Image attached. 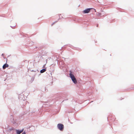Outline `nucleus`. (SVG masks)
I'll return each instance as SVG.
<instances>
[{
	"instance_id": "1",
	"label": "nucleus",
	"mask_w": 134,
	"mask_h": 134,
	"mask_svg": "<svg viewBox=\"0 0 134 134\" xmlns=\"http://www.w3.org/2000/svg\"><path fill=\"white\" fill-rule=\"evenodd\" d=\"M70 76L73 82L75 84L77 83V81L74 75L71 73H70Z\"/></svg>"
},
{
	"instance_id": "2",
	"label": "nucleus",
	"mask_w": 134,
	"mask_h": 134,
	"mask_svg": "<svg viewBox=\"0 0 134 134\" xmlns=\"http://www.w3.org/2000/svg\"><path fill=\"white\" fill-rule=\"evenodd\" d=\"M57 127L58 129L60 131H62L64 129V125L61 124H59L57 125Z\"/></svg>"
},
{
	"instance_id": "3",
	"label": "nucleus",
	"mask_w": 134,
	"mask_h": 134,
	"mask_svg": "<svg viewBox=\"0 0 134 134\" xmlns=\"http://www.w3.org/2000/svg\"><path fill=\"white\" fill-rule=\"evenodd\" d=\"M90 8L87 9L83 11V13H87L89 12L90 10Z\"/></svg>"
},
{
	"instance_id": "4",
	"label": "nucleus",
	"mask_w": 134,
	"mask_h": 134,
	"mask_svg": "<svg viewBox=\"0 0 134 134\" xmlns=\"http://www.w3.org/2000/svg\"><path fill=\"white\" fill-rule=\"evenodd\" d=\"M23 129L21 130H16V132L17 134H20L23 131Z\"/></svg>"
},
{
	"instance_id": "5",
	"label": "nucleus",
	"mask_w": 134,
	"mask_h": 134,
	"mask_svg": "<svg viewBox=\"0 0 134 134\" xmlns=\"http://www.w3.org/2000/svg\"><path fill=\"white\" fill-rule=\"evenodd\" d=\"M9 66V65L7 64H4L3 66V69H5L6 68H8Z\"/></svg>"
},
{
	"instance_id": "6",
	"label": "nucleus",
	"mask_w": 134,
	"mask_h": 134,
	"mask_svg": "<svg viewBox=\"0 0 134 134\" xmlns=\"http://www.w3.org/2000/svg\"><path fill=\"white\" fill-rule=\"evenodd\" d=\"M46 71V69H43L40 71V72L43 73Z\"/></svg>"
},
{
	"instance_id": "7",
	"label": "nucleus",
	"mask_w": 134,
	"mask_h": 134,
	"mask_svg": "<svg viewBox=\"0 0 134 134\" xmlns=\"http://www.w3.org/2000/svg\"><path fill=\"white\" fill-rule=\"evenodd\" d=\"M22 134H25V132H23Z\"/></svg>"
},
{
	"instance_id": "8",
	"label": "nucleus",
	"mask_w": 134,
	"mask_h": 134,
	"mask_svg": "<svg viewBox=\"0 0 134 134\" xmlns=\"http://www.w3.org/2000/svg\"><path fill=\"white\" fill-rule=\"evenodd\" d=\"M2 55H3V54H2Z\"/></svg>"
},
{
	"instance_id": "9",
	"label": "nucleus",
	"mask_w": 134,
	"mask_h": 134,
	"mask_svg": "<svg viewBox=\"0 0 134 134\" xmlns=\"http://www.w3.org/2000/svg\"><path fill=\"white\" fill-rule=\"evenodd\" d=\"M2 55H3V54H2Z\"/></svg>"
}]
</instances>
